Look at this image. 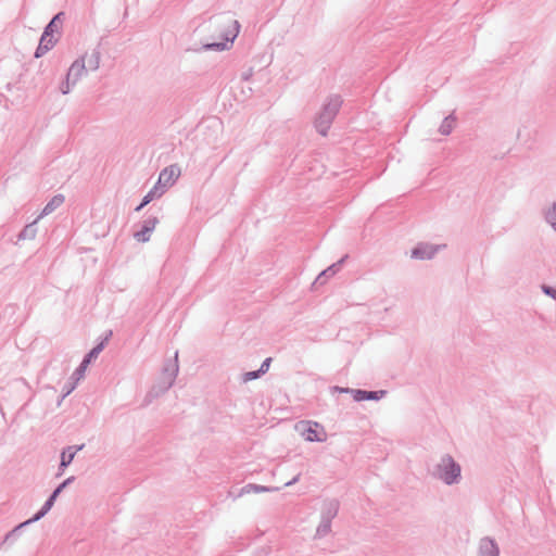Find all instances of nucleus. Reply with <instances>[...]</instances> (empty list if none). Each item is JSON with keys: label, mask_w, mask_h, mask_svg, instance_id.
Here are the masks:
<instances>
[{"label": "nucleus", "mask_w": 556, "mask_h": 556, "mask_svg": "<svg viewBox=\"0 0 556 556\" xmlns=\"http://www.w3.org/2000/svg\"><path fill=\"white\" fill-rule=\"evenodd\" d=\"M180 176V168L178 165H170L165 167L160 176L156 186H159L160 189H165L175 184V181Z\"/></svg>", "instance_id": "5"}, {"label": "nucleus", "mask_w": 556, "mask_h": 556, "mask_svg": "<svg viewBox=\"0 0 556 556\" xmlns=\"http://www.w3.org/2000/svg\"><path fill=\"white\" fill-rule=\"evenodd\" d=\"M364 394H366V396H365L366 399H376V395H375L376 393H374V392H369V393L364 392Z\"/></svg>", "instance_id": "22"}, {"label": "nucleus", "mask_w": 556, "mask_h": 556, "mask_svg": "<svg viewBox=\"0 0 556 556\" xmlns=\"http://www.w3.org/2000/svg\"><path fill=\"white\" fill-rule=\"evenodd\" d=\"M62 13H59L56 14L52 21L48 24L47 28L45 31H49L50 34H52L54 36V34H59L60 31V27H61V23H62Z\"/></svg>", "instance_id": "14"}, {"label": "nucleus", "mask_w": 556, "mask_h": 556, "mask_svg": "<svg viewBox=\"0 0 556 556\" xmlns=\"http://www.w3.org/2000/svg\"><path fill=\"white\" fill-rule=\"evenodd\" d=\"M73 480V478H67L64 482H66V485L70 484V482Z\"/></svg>", "instance_id": "24"}, {"label": "nucleus", "mask_w": 556, "mask_h": 556, "mask_svg": "<svg viewBox=\"0 0 556 556\" xmlns=\"http://www.w3.org/2000/svg\"><path fill=\"white\" fill-rule=\"evenodd\" d=\"M341 99L339 97H334L330 98L324 105L323 111L316 121V127L323 136L327 135L331 122L341 108Z\"/></svg>", "instance_id": "1"}, {"label": "nucleus", "mask_w": 556, "mask_h": 556, "mask_svg": "<svg viewBox=\"0 0 556 556\" xmlns=\"http://www.w3.org/2000/svg\"><path fill=\"white\" fill-rule=\"evenodd\" d=\"M74 71H75V67H74V66H72V67L70 68L68 74H67V81L70 80L71 76L74 74Z\"/></svg>", "instance_id": "23"}, {"label": "nucleus", "mask_w": 556, "mask_h": 556, "mask_svg": "<svg viewBox=\"0 0 556 556\" xmlns=\"http://www.w3.org/2000/svg\"><path fill=\"white\" fill-rule=\"evenodd\" d=\"M481 546H482L483 548H491V549H495V546H494L493 542H492V541H490V540H483V541H482V543H481Z\"/></svg>", "instance_id": "19"}, {"label": "nucleus", "mask_w": 556, "mask_h": 556, "mask_svg": "<svg viewBox=\"0 0 556 556\" xmlns=\"http://www.w3.org/2000/svg\"><path fill=\"white\" fill-rule=\"evenodd\" d=\"M258 370L257 371H249V372H245L244 376H243V380L244 381H250L252 379H255L258 377Z\"/></svg>", "instance_id": "18"}, {"label": "nucleus", "mask_w": 556, "mask_h": 556, "mask_svg": "<svg viewBox=\"0 0 556 556\" xmlns=\"http://www.w3.org/2000/svg\"><path fill=\"white\" fill-rule=\"evenodd\" d=\"M544 291H545L547 294H551L552 296L556 298V292L552 291L549 288H544Z\"/></svg>", "instance_id": "21"}, {"label": "nucleus", "mask_w": 556, "mask_h": 556, "mask_svg": "<svg viewBox=\"0 0 556 556\" xmlns=\"http://www.w3.org/2000/svg\"><path fill=\"white\" fill-rule=\"evenodd\" d=\"M164 192L163 189H160L159 186H154L152 190L143 198L142 203L136 208V211H140L144 205L150 203L153 199L159 198Z\"/></svg>", "instance_id": "13"}, {"label": "nucleus", "mask_w": 556, "mask_h": 556, "mask_svg": "<svg viewBox=\"0 0 556 556\" xmlns=\"http://www.w3.org/2000/svg\"><path fill=\"white\" fill-rule=\"evenodd\" d=\"M455 125V119L452 118V117H447L445 118V121L442 123L441 127H440V131L443 134V135H448L451 132V130L453 129Z\"/></svg>", "instance_id": "16"}, {"label": "nucleus", "mask_w": 556, "mask_h": 556, "mask_svg": "<svg viewBox=\"0 0 556 556\" xmlns=\"http://www.w3.org/2000/svg\"><path fill=\"white\" fill-rule=\"evenodd\" d=\"M435 253V249L430 244H420L415 248L412 252V257L414 258H431Z\"/></svg>", "instance_id": "10"}, {"label": "nucleus", "mask_w": 556, "mask_h": 556, "mask_svg": "<svg viewBox=\"0 0 556 556\" xmlns=\"http://www.w3.org/2000/svg\"><path fill=\"white\" fill-rule=\"evenodd\" d=\"M270 362H271L270 357L266 358L263 362V364L261 365V368L258 369V372L265 374L268 370L269 366H270Z\"/></svg>", "instance_id": "17"}, {"label": "nucleus", "mask_w": 556, "mask_h": 556, "mask_svg": "<svg viewBox=\"0 0 556 556\" xmlns=\"http://www.w3.org/2000/svg\"><path fill=\"white\" fill-rule=\"evenodd\" d=\"M102 349H103V343H100L99 345H97L89 352V354L86 356V358L83 361V363L80 364L79 368L76 371V374L78 375V379L83 378L88 365L90 364V362L92 359L98 357V355L100 354Z\"/></svg>", "instance_id": "9"}, {"label": "nucleus", "mask_w": 556, "mask_h": 556, "mask_svg": "<svg viewBox=\"0 0 556 556\" xmlns=\"http://www.w3.org/2000/svg\"><path fill=\"white\" fill-rule=\"evenodd\" d=\"M56 39L54 38V36L52 34H50L49 31H45L41 39H40V43H39V47L36 51V56H40L41 53L48 51L50 48L53 47V45L55 43Z\"/></svg>", "instance_id": "11"}, {"label": "nucleus", "mask_w": 556, "mask_h": 556, "mask_svg": "<svg viewBox=\"0 0 556 556\" xmlns=\"http://www.w3.org/2000/svg\"><path fill=\"white\" fill-rule=\"evenodd\" d=\"M226 30L225 40L205 45L206 49L224 50L232 42L239 33V25L237 21L228 20L223 27Z\"/></svg>", "instance_id": "4"}, {"label": "nucleus", "mask_w": 556, "mask_h": 556, "mask_svg": "<svg viewBox=\"0 0 556 556\" xmlns=\"http://www.w3.org/2000/svg\"><path fill=\"white\" fill-rule=\"evenodd\" d=\"M65 486H66V482H63L61 485H59L56 488V490L52 493L50 498L46 502V504L42 507V509L38 514H36L34 518L27 520L24 525L29 523L31 521L39 520L41 517H43L51 509V507L53 506L54 501L56 500L58 495L63 491V489Z\"/></svg>", "instance_id": "8"}, {"label": "nucleus", "mask_w": 556, "mask_h": 556, "mask_svg": "<svg viewBox=\"0 0 556 556\" xmlns=\"http://www.w3.org/2000/svg\"><path fill=\"white\" fill-rule=\"evenodd\" d=\"M80 448H81V446L77 447V448L67 447L66 450L63 451V453L61 455V464H60V468L62 471L64 470L65 467H67L73 462L76 452Z\"/></svg>", "instance_id": "12"}, {"label": "nucleus", "mask_w": 556, "mask_h": 556, "mask_svg": "<svg viewBox=\"0 0 556 556\" xmlns=\"http://www.w3.org/2000/svg\"><path fill=\"white\" fill-rule=\"evenodd\" d=\"M334 273L336 271L333 269V266H331V267L327 268L326 270H324L320 276H330V275H333Z\"/></svg>", "instance_id": "20"}, {"label": "nucleus", "mask_w": 556, "mask_h": 556, "mask_svg": "<svg viewBox=\"0 0 556 556\" xmlns=\"http://www.w3.org/2000/svg\"><path fill=\"white\" fill-rule=\"evenodd\" d=\"M64 202L63 195H55L43 208V214H50L55 207Z\"/></svg>", "instance_id": "15"}, {"label": "nucleus", "mask_w": 556, "mask_h": 556, "mask_svg": "<svg viewBox=\"0 0 556 556\" xmlns=\"http://www.w3.org/2000/svg\"><path fill=\"white\" fill-rule=\"evenodd\" d=\"M65 486H66V482H63L61 485H59L56 488V490L52 493L50 498L46 502V504L42 507V509L38 514H36L34 518L27 520L24 525L29 523L31 521L39 520L41 517H43L51 509V507L53 506L54 501L56 500L58 495L63 491V489Z\"/></svg>", "instance_id": "7"}, {"label": "nucleus", "mask_w": 556, "mask_h": 556, "mask_svg": "<svg viewBox=\"0 0 556 556\" xmlns=\"http://www.w3.org/2000/svg\"><path fill=\"white\" fill-rule=\"evenodd\" d=\"M459 475V466L451 457H444L439 466V477L445 483L451 484L456 481Z\"/></svg>", "instance_id": "3"}, {"label": "nucleus", "mask_w": 556, "mask_h": 556, "mask_svg": "<svg viewBox=\"0 0 556 556\" xmlns=\"http://www.w3.org/2000/svg\"><path fill=\"white\" fill-rule=\"evenodd\" d=\"M299 433L309 442H323L327 439V433L317 422L302 421L296 425Z\"/></svg>", "instance_id": "2"}, {"label": "nucleus", "mask_w": 556, "mask_h": 556, "mask_svg": "<svg viewBox=\"0 0 556 556\" xmlns=\"http://www.w3.org/2000/svg\"><path fill=\"white\" fill-rule=\"evenodd\" d=\"M159 220L156 217L149 218L144 222L142 229L135 233V238L139 242H147L150 239L151 232L155 229Z\"/></svg>", "instance_id": "6"}]
</instances>
